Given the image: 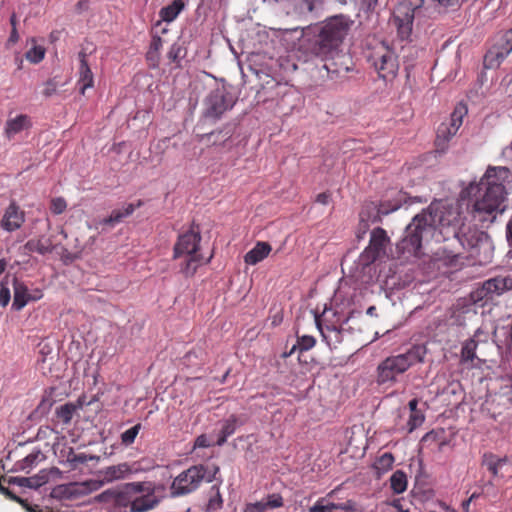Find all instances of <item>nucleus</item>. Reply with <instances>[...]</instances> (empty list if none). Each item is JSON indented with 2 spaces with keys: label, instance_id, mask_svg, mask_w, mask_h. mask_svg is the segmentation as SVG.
<instances>
[{
  "label": "nucleus",
  "instance_id": "1",
  "mask_svg": "<svg viewBox=\"0 0 512 512\" xmlns=\"http://www.w3.org/2000/svg\"><path fill=\"white\" fill-rule=\"evenodd\" d=\"M465 217L458 203L432 202L427 209L415 215L397 244L401 254L418 256L423 242L457 239L464 246Z\"/></svg>",
  "mask_w": 512,
  "mask_h": 512
},
{
  "label": "nucleus",
  "instance_id": "2",
  "mask_svg": "<svg viewBox=\"0 0 512 512\" xmlns=\"http://www.w3.org/2000/svg\"><path fill=\"white\" fill-rule=\"evenodd\" d=\"M510 177L506 167H488L478 183H471L463 193L474 198L472 215L481 222H493L505 210V183Z\"/></svg>",
  "mask_w": 512,
  "mask_h": 512
},
{
  "label": "nucleus",
  "instance_id": "3",
  "mask_svg": "<svg viewBox=\"0 0 512 512\" xmlns=\"http://www.w3.org/2000/svg\"><path fill=\"white\" fill-rule=\"evenodd\" d=\"M353 24L349 16L339 14L309 28L312 37L308 38L307 49L316 57L327 59L340 50Z\"/></svg>",
  "mask_w": 512,
  "mask_h": 512
},
{
  "label": "nucleus",
  "instance_id": "4",
  "mask_svg": "<svg viewBox=\"0 0 512 512\" xmlns=\"http://www.w3.org/2000/svg\"><path fill=\"white\" fill-rule=\"evenodd\" d=\"M426 354V347L416 344L404 353L385 358L377 367L378 383L395 382L398 375L405 373L416 364L423 363Z\"/></svg>",
  "mask_w": 512,
  "mask_h": 512
},
{
  "label": "nucleus",
  "instance_id": "5",
  "mask_svg": "<svg viewBox=\"0 0 512 512\" xmlns=\"http://www.w3.org/2000/svg\"><path fill=\"white\" fill-rule=\"evenodd\" d=\"M201 231L199 225L192 223L189 230L181 233L173 248V258L186 256V261L181 266V272L186 277L193 276L197 268L203 263V257L199 254Z\"/></svg>",
  "mask_w": 512,
  "mask_h": 512
},
{
  "label": "nucleus",
  "instance_id": "6",
  "mask_svg": "<svg viewBox=\"0 0 512 512\" xmlns=\"http://www.w3.org/2000/svg\"><path fill=\"white\" fill-rule=\"evenodd\" d=\"M426 0H401L394 9L392 22L401 40H408L412 34L415 17L426 16Z\"/></svg>",
  "mask_w": 512,
  "mask_h": 512
},
{
  "label": "nucleus",
  "instance_id": "7",
  "mask_svg": "<svg viewBox=\"0 0 512 512\" xmlns=\"http://www.w3.org/2000/svg\"><path fill=\"white\" fill-rule=\"evenodd\" d=\"M146 491L145 482H130L118 487L109 488L94 497V502L106 504L119 512H127L131 508L132 497Z\"/></svg>",
  "mask_w": 512,
  "mask_h": 512
},
{
  "label": "nucleus",
  "instance_id": "8",
  "mask_svg": "<svg viewBox=\"0 0 512 512\" xmlns=\"http://www.w3.org/2000/svg\"><path fill=\"white\" fill-rule=\"evenodd\" d=\"M208 469L204 465H194L181 472L172 482L171 495L183 496L194 492L203 481L212 482L219 467L214 466L212 474H207Z\"/></svg>",
  "mask_w": 512,
  "mask_h": 512
},
{
  "label": "nucleus",
  "instance_id": "9",
  "mask_svg": "<svg viewBox=\"0 0 512 512\" xmlns=\"http://www.w3.org/2000/svg\"><path fill=\"white\" fill-rule=\"evenodd\" d=\"M232 90V86L223 84L210 91L204 101V116L218 120L226 111L232 109L237 101Z\"/></svg>",
  "mask_w": 512,
  "mask_h": 512
},
{
  "label": "nucleus",
  "instance_id": "10",
  "mask_svg": "<svg viewBox=\"0 0 512 512\" xmlns=\"http://www.w3.org/2000/svg\"><path fill=\"white\" fill-rule=\"evenodd\" d=\"M347 321L348 317L332 309H325L322 315H315L316 326L330 347L342 341V327Z\"/></svg>",
  "mask_w": 512,
  "mask_h": 512
},
{
  "label": "nucleus",
  "instance_id": "11",
  "mask_svg": "<svg viewBox=\"0 0 512 512\" xmlns=\"http://www.w3.org/2000/svg\"><path fill=\"white\" fill-rule=\"evenodd\" d=\"M510 290H512V270L483 282L480 287L471 292V299L474 303L481 302L484 305Z\"/></svg>",
  "mask_w": 512,
  "mask_h": 512
},
{
  "label": "nucleus",
  "instance_id": "12",
  "mask_svg": "<svg viewBox=\"0 0 512 512\" xmlns=\"http://www.w3.org/2000/svg\"><path fill=\"white\" fill-rule=\"evenodd\" d=\"M467 114V108L463 104L455 107L448 121L442 122L437 129L435 139L436 151L444 153L448 149V143L456 135L462 126L463 118Z\"/></svg>",
  "mask_w": 512,
  "mask_h": 512
},
{
  "label": "nucleus",
  "instance_id": "13",
  "mask_svg": "<svg viewBox=\"0 0 512 512\" xmlns=\"http://www.w3.org/2000/svg\"><path fill=\"white\" fill-rule=\"evenodd\" d=\"M370 60L380 78L392 80L397 75L399 63L395 53L387 46H380L370 56Z\"/></svg>",
  "mask_w": 512,
  "mask_h": 512
},
{
  "label": "nucleus",
  "instance_id": "14",
  "mask_svg": "<svg viewBox=\"0 0 512 512\" xmlns=\"http://www.w3.org/2000/svg\"><path fill=\"white\" fill-rule=\"evenodd\" d=\"M97 490H99V484L90 479L58 485L53 489L52 496L60 500H76Z\"/></svg>",
  "mask_w": 512,
  "mask_h": 512
},
{
  "label": "nucleus",
  "instance_id": "15",
  "mask_svg": "<svg viewBox=\"0 0 512 512\" xmlns=\"http://www.w3.org/2000/svg\"><path fill=\"white\" fill-rule=\"evenodd\" d=\"M12 285L14 290L12 308L16 311L22 310L29 302L38 301L43 297L41 289L36 288L30 291L27 285L16 277L13 278Z\"/></svg>",
  "mask_w": 512,
  "mask_h": 512
},
{
  "label": "nucleus",
  "instance_id": "16",
  "mask_svg": "<svg viewBox=\"0 0 512 512\" xmlns=\"http://www.w3.org/2000/svg\"><path fill=\"white\" fill-rule=\"evenodd\" d=\"M132 473L131 466L126 463H119L117 465H112L105 467L98 471V479H93L96 483L99 484V489L106 484L112 483L114 481L125 479L128 475Z\"/></svg>",
  "mask_w": 512,
  "mask_h": 512
},
{
  "label": "nucleus",
  "instance_id": "17",
  "mask_svg": "<svg viewBox=\"0 0 512 512\" xmlns=\"http://www.w3.org/2000/svg\"><path fill=\"white\" fill-rule=\"evenodd\" d=\"M24 222V211L20 209L16 202L12 201L4 211L0 227L7 232H13L21 228Z\"/></svg>",
  "mask_w": 512,
  "mask_h": 512
},
{
  "label": "nucleus",
  "instance_id": "18",
  "mask_svg": "<svg viewBox=\"0 0 512 512\" xmlns=\"http://www.w3.org/2000/svg\"><path fill=\"white\" fill-rule=\"evenodd\" d=\"M322 60L325 61L323 67L330 75L338 76L350 71L349 64L351 63V58L340 50H337V53H334V55L329 56L327 59Z\"/></svg>",
  "mask_w": 512,
  "mask_h": 512
},
{
  "label": "nucleus",
  "instance_id": "19",
  "mask_svg": "<svg viewBox=\"0 0 512 512\" xmlns=\"http://www.w3.org/2000/svg\"><path fill=\"white\" fill-rule=\"evenodd\" d=\"M389 242L386 231L377 227L371 232L369 247L366 250L368 257L375 261L382 252H384L386 244Z\"/></svg>",
  "mask_w": 512,
  "mask_h": 512
},
{
  "label": "nucleus",
  "instance_id": "20",
  "mask_svg": "<svg viewBox=\"0 0 512 512\" xmlns=\"http://www.w3.org/2000/svg\"><path fill=\"white\" fill-rule=\"evenodd\" d=\"M140 496H133L130 512H147L159 504V499L154 495L153 489L146 487V491Z\"/></svg>",
  "mask_w": 512,
  "mask_h": 512
},
{
  "label": "nucleus",
  "instance_id": "21",
  "mask_svg": "<svg viewBox=\"0 0 512 512\" xmlns=\"http://www.w3.org/2000/svg\"><path fill=\"white\" fill-rule=\"evenodd\" d=\"M32 127L31 118L26 114H19L14 118H9L6 121L4 128V135L8 139L14 138L15 135L19 134L24 130H28Z\"/></svg>",
  "mask_w": 512,
  "mask_h": 512
},
{
  "label": "nucleus",
  "instance_id": "22",
  "mask_svg": "<svg viewBox=\"0 0 512 512\" xmlns=\"http://www.w3.org/2000/svg\"><path fill=\"white\" fill-rule=\"evenodd\" d=\"M78 57L80 61L78 85L80 93L84 95L86 89L93 87L94 76L87 61V54L81 51Z\"/></svg>",
  "mask_w": 512,
  "mask_h": 512
},
{
  "label": "nucleus",
  "instance_id": "23",
  "mask_svg": "<svg viewBox=\"0 0 512 512\" xmlns=\"http://www.w3.org/2000/svg\"><path fill=\"white\" fill-rule=\"evenodd\" d=\"M501 47H493L485 56V61H495L499 65L512 52V29L503 36Z\"/></svg>",
  "mask_w": 512,
  "mask_h": 512
},
{
  "label": "nucleus",
  "instance_id": "24",
  "mask_svg": "<svg viewBox=\"0 0 512 512\" xmlns=\"http://www.w3.org/2000/svg\"><path fill=\"white\" fill-rule=\"evenodd\" d=\"M185 2L183 0H173L170 4L162 7L159 11L160 20L156 22L155 27L162 25V22L170 23L184 10Z\"/></svg>",
  "mask_w": 512,
  "mask_h": 512
},
{
  "label": "nucleus",
  "instance_id": "25",
  "mask_svg": "<svg viewBox=\"0 0 512 512\" xmlns=\"http://www.w3.org/2000/svg\"><path fill=\"white\" fill-rule=\"evenodd\" d=\"M272 247L268 242L259 241L244 256V261L248 265H256L264 260L271 252Z\"/></svg>",
  "mask_w": 512,
  "mask_h": 512
},
{
  "label": "nucleus",
  "instance_id": "26",
  "mask_svg": "<svg viewBox=\"0 0 512 512\" xmlns=\"http://www.w3.org/2000/svg\"><path fill=\"white\" fill-rule=\"evenodd\" d=\"M139 206H141V201H139L136 206L134 204H128L123 209L113 210L108 217L101 221V223L113 226L116 223L121 222L125 217L130 216L135 211L136 207Z\"/></svg>",
  "mask_w": 512,
  "mask_h": 512
},
{
  "label": "nucleus",
  "instance_id": "27",
  "mask_svg": "<svg viewBox=\"0 0 512 512\" xmlns=\"http://www.w3.org/2000/svg\"><path fill=\"white\" fill-rule=\"evenodd\" d=\"M28 252H37L41 255L49 253L53 250V245L50 239L44 237L38 239H30L24 245Z\"/></svg>",
  "mask_w": 512,
  "mask_h": 512
},
{
  "label": "nucleus",
  "instance_id": "28",
  "mask_svg": "<svg viewBox=\"0 0 512 512\" xmlns=\"http://www.w3.org/2000/svg\"><path fill=\"white\" fill-rule=\"evenodd\" d=\"M237 421L238 418L236 415H231L228 419L224 421L222 429L220 431V435L216 442L218 446L224 445L227 441V438L234 434L237 426Z\"/></svg>",
  "mask_w": 512,
  "mask_h": 512
},
{
  "label": "nucleus",
  "instance_id": "29",
  "mask_svg": "<svg viewBox=\"0 0 512 512\" xmlns=\"http://www.w3.org/2000/svg\"><path fill=\"white\" fill-rule=\"evenodd\" d=\"M478 342L474 338H469L463 342L461 348V363L473 362L476 358Z\"/></svg>",
  "mask_w": 512,
  "mask_h": 512
},
{
  "label": "nucleus",
  "instance_id": "30",
  "mask_svg": "<svg viewBox=\"0 0 512 512\" xmlns=\"http://www.w3.org/2000/svg\"><path fill=\"white\" fill-rule=\"evenodd\" d=\"M390 487L395 494L403 493L407 488L406 473L396 470L390 477Z\"/></svg>",
  "mask_w": 512,
  "mask_h": 512
},
{
  "label": "nucleus",
  "instance_id": "31",
  "mask_svg": "<svg viewBox=\"0 0 512 512\" xmlns=\"http://www.w3.org/2000/svg\"><path fill=\"white\" fill-rule=\"evenodd\" d=\"M394 461L395 459L393 454L390 452H385L376 459L373 466L377 473L380 475L392 469Z\"/></svg>",
  "mask_w": 512,
  "mask_h": 512
},
{
  "label": "nucleus",
  "instance_id": "32",
  "mask_svg": "<svg viewBox=\"0 0 512 512\" xmlns=\"http://www.w3.org/2000/svg\"><path fill=\"white\" fill-rule=\"evenodd\" d=\"M40 457L41 453L39 451L28 454L25 458L15 464V471H25L26 473H29Z\"/></svg>",
  "mask_w": 512,
  "mask_h": 512
},
{
  "label": "nucleus",
  "instance_id": "33",
  "mask_svg": "<svg viewBox=\"0 0 512 512\" xmlns=\"http://www.w3.org/2000/svg\"><path fill=\"white\" fill-rule=\"evenodd\" d=\"M316 344V339L313 336L303 335L298 337L297 344L292 347L289 353H284V357L290 356L294 353L295 350H299L301 352L308 351L312 349Z\"/></svg>",
  "mask_w": 512,
  "mask_h": 512
},
{
  "label": "nucleus",
  "instance_id": "34",
  "mask_svg": "<svg viewBox=\"0 0 512 512\" xmlns=\"http://www.w3.org/2000/svg\"><path fill=\"white\" fill-rule=\"evenodd\" d=\"M97 459V457L92 455H87L85 453H75L73 449H70L67 455V462L70 464L71 469H76L81 464H85L88 461H92Z\"/></svg>",
  "mask_w": 512,
  "mask_h": 512
},
{
  "label": "nucleus",
  "instance_id": "35",
  "mask_svg": "<svg viewBox=\"0 0 512 512\" xmlns=\"http://www.w3.org/2000/svg\"><path fill=\"white\" fill-rule=\"evenodd\" d=\"M482 465L486 466L493 477L498 476V470L501 468L498 456L491 452H486L482 456Z\"/></svg>",
  "mask_w": 512,
  "mask_h": 512
},
{
  "label": "nucleus",
  "instance_id": "36",
  "mask_svg": "<svg viewBox=\"0 0 512 512\" xmlns=\"http://www.w3.org/2000/svg\"><path fill=\"white\" fill-rule=\"evenodd\" d=\"M76 411V406L72 403H66L56 410V416L67 425L71 422L73 414Z\"/></svg>",
  "mask_w": 512,
  "mask_h": 512
},
{
  "label": "nucleus",
  "instance_id": "37",
  "mask_svg": "<svg viewBox=\"0 0 512 512\" xmlns=\"http://www.w3.org/2000/svg\"><path fill=\"white\" fill-rule=\"evenodd\" d=\"M163 41L160 36L153 35L150 42L149 50L147 52V60L157 62L159 60V53L162 48Z\"/></svg>",
  "mask_w": 512,
  "mask_h": 512
},
{
  "label": "nucleus",
  "instance_id": "38",
  "mask_svg": "<svg viewBox=\"0 0 512 512\" xmlns=\"http://www.w3.org/2000/svg\"><path fill=\"white\" fill-rule=\"evenodd\" d=\"M400 207V204L398 202L392 203L390 201H383L380 202L377 206V213L373 218L374 222L381 221V217L383 215H387L395 210H397Z\"/></svg>",
  "mask_w": 512,
  "mask_h": 512
},
{
  "label": "nucleus",
  "instance_id": "39",
  "mask_svg": "<svg viewBox=\"0 0 512 512\" xmlns=\"http://www.w3.org/2000/svg\"><path fill=\"white\" fill-rule=\"evenodd\" d=\"M141 428H142V425L140 423H137L133 427L124 431L120 436L121 443L126 447L132 445L135 442V439H136L137 435L139 434Z\"/></svg>",
  "mask_w": 512,
  "mask_h": 512
},
{
  "label": "nucleus",
  "instance_id": "40",
  "mask_svg": "<svg viewBox=\"0 0 512 512\" xmlns=\"http://www.w3.org/2000/svg\"><path fill=\"white\" fill-rule=\"evenodd\" d=\"M26 59L34 64L41 62L45 57V49L42 46H33L25 54Z\"/></svg>",
  "mask_w": 512,
  "mask_h": 512
},
{
  "label": "nucleus",
  "instance_id": "41",
  "mask_svg": "<svg viewBox=\"0 0 512 512\" xmlns=\"http://www.w3.org/2000/svg\"><path fill=\"white\" fill-rule=\"evenodd\" d=\"M212 490H215V495L210 497L206 507L207 511H216L218 509H221L223 505V499L220 494L219 486H212Z\"/></svg>",
  "mask_w": 512,
  "mask_h": 512
},
{
  "label": "nucleus",
  "instance_id": "42",
  "mask_svg": "<svg viewBox=\"0 0 512 512\" xmlns=\"http://www.w3.org/2000/svg\"><path fill=\"white\" fill-rule=\"evenodd\" d=\"M265 502V505L267 506L268 510L280 508L284 505L283 497L278 493H272L267 495L265 499H263Z\"/></svg>",
  "mask_w": 512,
  "mask_h": 512
},
{
  "label": "nucleus",
  "instance_id": "43",
  "mask_svg": "<svg viewBox=\"0 0 512 512\" xmlns=\"http://www.w3.org/2000/svg\"><path fill=\"white\" fill-rule=\"evenodd\" d=\"M425 420L424 414L419 410L417 412H411L409 420H408V430L409 432L414 431L417 427L422 425Z\"/></svg>",
  "mask_w": 512,
  "mask_h": 512
},
{
  "label": "nucleus",
  "instance_id": "44",
  "mask_svg": "<svg viewBox=\"0 0 512 512\" xmlns=\"http://www.w3.org/2000/svg\"><path fill=\"white\" fill-rule=\"evenodd\" d=\"M67 208V202L63 197H55L51 199L50 210L53 214H62Z\"/></svg>",
  "mask_w": 512,
  "mask_h": 512
},
{
  "label": "nucleus",
  "instance_id": "45",
  "mask_svg": "<svg viewBox=\"0 0 512 512\" xmlns=\"http://www.w3.org/2000/svg\"><path fill=\"white\" fill-rule=\"evenodd\" d=\"M326 497L319 498L316 503L309 508V512H332L331 503H325Z\"/></svg>",
  "mask_w": 512,
  "mask_h": 512
},
{
  "label": "nucleus",
  "instance_id": "46",
  "mask_svg": "<svg viewBox=\"0 0 512 512\" xmlns=\"http://www.w3.org/2000/svg\"><path fill=\"white\" fill-rule=\"evenodd\" d=\"M11 299V293L7 281L0 282V306L6 307Z\"/></svg>",
  "mask_w": 512,
  "mask_h": 512
},
{
  "label": "nucleus",
  "instance_id": "47",
  "mask_svg": "<svg viewBox=\"0 0 512 512\" xmlns=\"http://www.w3.org/2000/svg\"><path fill=\"white\" fill-rule=\"evenodd\" d=\"M268 510L263 500L255 503H248L244 508V512H266Z\"/></svg>",
  "mask_w": 512,
  "mask_h": 512
},
{
  "label": "nucleus",
  "instance_id": "48",
  "mask_svg": "<svg viewBox=\"0 0 512 512\" xmlns=\"http://www.w3.org/2000/svg\"><path fill=\"white\" fill-rule=\"evenodd\" d=\"M8 484H16L21 487H32L31 479L25 477H10L7 480Z\"/></svg>",
  "mask_w": 512,
  "mask_h": 512
},
{
  "label": "nucleus",
  "instance_id": "49",
  "mask_svg": "<svg viewBox=\"0 0 512 512\" xmlns=\"http://www.w3.org/2000/svg\"><path fill=\"white\" fill-rule=\"evenodd\" d=\"M57 90V83L53 79L46 81L43 89V95L46 97L52 96Z\"/></svg>",
  "mask_w": 512,
  "mask_h": 512
},
{
  "label": "nucleus",
  "instance_id": "50",
  "mask_svg": "<svg viewBox=\"0 0 512 512\" xmlns=\"http://www.w3.org/2000/svg\"><path fill=\"white\" fill-rule=\"evenodd\" d=\"M331 508H333L334 510L350 512L353 510V504L350 501H347L345 503H331Z\"/></svg>",
  "mask_w": 512,
  "mask_h": 512
},
{
  "label": "nucleus",
  "instance_id": "51",
  "mask_svg": "<svg viewBox=\"0 0 512 512\" xmlns=\"http://www.w3.org/2000/svg\"><path fill=\"white\" fill-rule=\"evenodd\" d=\"M330 200H331V194L329 192H322V193L318 194L316 197V202H318L322 205L329 204Z\"/></svg>",
  "mask_w": 512,
  "mask_h": 512
},
{
  "label": "nucleus",
  "instance_id": "52",
  "mask_svg": "<svg viewBox=\"0 0 512 512\" xmlns=\"http://www.w3.org/2000/svg\"><path fill=\"white\" fill-rule=\"evenodd\" d=\"M195 446L200 448H206L210 446V443L208 442V439L206 435H200L197 437L195 441Z\"/></svg>",
  "mask_w": 512,
  "mask_h": 512
},
{
  "label": "nucleus",
  "instance_id": "53",
  "mask_svg": "<svg viewBox=\"0 0 512 512\" xmlns=\"http://www.w3.org/2000/svg\"><path fill=\"white\" fill-rule=\"evenodd\" d=\"M18 40H19V34H18V32H17V27H13V28L11 29V33H10V36H9L8 41H9L10 43H13V44H14V43H16Z\"/></svg>",
  "mask_w": 512,
  "mask_h": 512
},
{
  "label": "nucleus",
  "instance_id": "54",
  "mask_svg": "<svg viewBox=\"0 0 512 512\" xmlns=\"http://www.w3.org/2000/svg\"><path fill=\"white\" fill-rule=\"evenodd\" d=\"M378 0H361L362 6H365L367 10H372L375 8Z\"/></svg>",
  "mask_w": 512,
  "mask_h": 512
},
{
  "label": "nucleus",
  "instance_id": "55",
  "mask_svg": "<svg viewBox=\"0 0 512 512\" xmlns=\"http://www.w3.org/2000/svg\"><path fill=\"white\" fill-rule=\"evenodd\" d=\"M507 239L509 244L512 246V217L507 224Z\"/></svg>",
  "mask_w": 512,
  "mask_h": 512
},
{
  "label": "nucleus",
  "instance_id": "56",
  "mask_svg": "<svg viewBox=\"0 0 512 512\" xmlns=\"http://www.w3.org/2000/svg\"><path fill=\"white\" fill-rule=\"evenodd\" d=\"M417 406H418V400H417L416 398H414V399L410 400V401H409V403H408V407H409V409H410V411H411V412H414V411H415V412H417V411H419V410L417 409Z\"/></svg>",
  "mask_w": 512,
  "mask_h": 512
},
{
  "label": "nucleus",
  "instance_id": "57",
  "mask_svg": "<svg viewBox=\"0 0 512 512\" xmlns=\"http://www.w3.org/2000/svg\"><path fill=\"white\" fill-rule=\"evenodd\" d=\"M458 260H459V255H453L452 257H450L448 259V261L446 263L450 266H456L458 263Z\"/></svg>",
  "mask_w": 512,
  "mask_h": 512
},
{
  "label": "nucleus",
  "instance_id": "58",
  "mask_svg": "<svg viewBox=\"0 0 512 512\" xmlns=\"http://www.w3.org/2000/svg\"><path fill=\"white\" fill-rule=\"evenodd\" d=\"M10 24H11L12 28L17 26V18H16L15 13H13L10 17Z\"/></svg>",
  "mask_w": 512,
  "mask_h": 512
},
{
  "label": "nucleus",
  "instance_id": "59",
  "mask_svg": "<svg viewBox=\"0 0 512 512\" xmlns=\"http://www.w3.org/2000/svg\"><path fill=\"white\" fill-rule=\"evenodd\" d=\"M7 262L4 259L0 260V275L5 271Z\"/></svg>",
  "mask_w": 512,
  "mask_h": 512
},
{
  "label": "nucleus",
  "instance_id": "60",
  "mask_svg": "<svg viewBox=\"0 0 512 512\" xmlns=\"http://www.w3.org/2000/svg\"><path fill=\"white\" fill-rule=\"evenodd\" d=\"M475 497V495L473 494L469 500H467L466 502L463 503V508L464 509H467L469 507V504H470V501Z\"/></svg>",
  "mask_w": 512,
  "mask_h": 512
},
{
  "label": "nucleus",
  "instance_id": "61",
  "mask_svg": "<svg viewBox=\"0 0 512 512\" xmlns=\"http://www.w3.org/2000/svg\"><path fill=\"white\" fill-rule=\"evenodd\" d=\"M168 57L173 61L177 58V55L173 52V49H171V51L168 53Z\"/></svg>",
  "mask_w": 512,
  "mask_h": 512
},
{
  "label": "nucleus",
  "instance_id": "62",
  "mask_svg": "<svg viewBox=\"0 0 512 512\" xmlns=\"http://www.w3.org/2000/svg\"><path fill=\"white\" fill-rule=\"evenodd\" d=\"M499 465L502 467L507 462V457H498Z\"/></svg>",
  "mask_w": 512,
  "mask_h": 512
},
{
  "label": "nucleus",
  "instance_id": "63",
  "mask_svg": "<svg viewBox=\"0 0 512 512\" xmlns=\"http://www.w3.org/2000/svg\"><path fill=\"white\" fill-rule=\"evenodd\" d=\"M29 511L30 512H43L41 509H38V508H30Z\"/></svg>",
  "mask_w": 512,
  "mask_h": 512
},
{
  "label": "nucleus",
  "instance_id": "64",
  "mask_svg": "<svg viewBox=\"0 0 512 512\" xmlns=\"http://www.w3.org/2000/svg\"><path fill=\"white\" fill-rule=\"evenodd\" d=\"M374 309H375L374 307L368 308L367 313L368 314H372Z\"/></svg>",
  "mask_w": 512,
  "mask_h": 512
}]
</instances>
